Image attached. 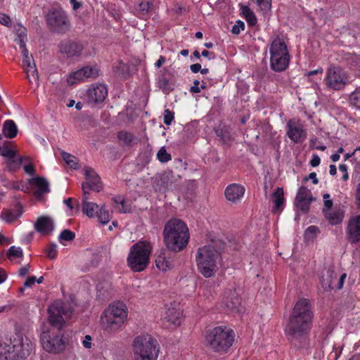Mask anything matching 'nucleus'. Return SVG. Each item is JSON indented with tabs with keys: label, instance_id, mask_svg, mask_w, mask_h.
Here are the masks:
<instances>
[{
	"label": "nucleus",
	"instance_id": "17",
	"mask_svg": "<svg viewBox=\"0 0 360 360\" xmlns=\"http://www.w3.org/2000/svg\"><path fill=\"white\" fill-rule=\"evenodd\" d=\"M222 302L228 311H240V299L235 289H229L224 292Z\"/></svg>",
	"mask_w": 360,
	"mask_h": 360
},
{
	"label": "nucleus",
	"instance_id": "31",
	"mask_svg": "<svg viewBox=\"0 0 360 360\" xmlns=\"http://www.w3.org/2000/svg\"><path fill=\"white\" fill-rule=\"evenodd\" d=\"M272 200L274 203V212L283 209L285 202L284 192L281 187H278L272 193Z\"/></svg>",
	"mask_w": 360,
	"mask_h": 360
},
{
	"label": "nucleus",
	"instance_id": "11",
	"mask_svg": "<svg viewBox=\"0 0 360 360\" xmlns=\"http://www.w3.org/2000/svg\"><path fill=\"white\" fill-rule=\"evenodd\" d=\"M86 181L82 183V188L83 195H89L88 190L99 192L103 188L101 178L96 172L91 167L84 169Z\"/></svg>",
	"mask_w": 360,
	"mask_h": 360
},
{
	"label": "nucleus",
	"instance_id": "33",
	"mask_svg": "<svg viewBox=\"0 0 360 360\" xmlns=\"http://www.w3.org/2000/svg\"><path fill=\"white\" fill-rule=\"evenodd\" d=\"M22 205L18 202L13 210H7L5 212L4 219L7 222H13L22 215Z\"/></svg>",
	"mask_w": 360,
	"mask_h": 360
},
{
	"label": "nucleus",
	"instance_id": "5",
	"mask_svg": "<svg viewBox=\"0 0 360 360\" xmlns=\"http://www.w3.org/2000/svg\"><path fill=\"white\" fill-rule=\"evenodd\" d=\"M32 347V342L20 335L13 339L0 337V360H24L30 354Z\"/></svg>",
	"mask_w": 360,
	"mask_h": 360
},
{
	"label": "nucleus",
	"instance_id": "49",
	"mask_svg": "<svg viewBox=\"0 0 360 360\" xmlns=\"http://www.w3.org/2000/svg\"><path fill=\"white\" fill-rule=\"evenodd\" d=\"M0 155L8 158L15 156V151L8 148L6 146L0 145Z\"/></svg>",
	"mask_w": 360,
	"mask_h": 360
},
{
	"label": "nucleus",
	"instance_id": "58",
	"mask_svg": "<svg viewBox=\"0 0 360 360\" xmlns=\"http://www.w3.org/2000/svg\"><path fill=\"white\" fill-rule=\"evenodd\" d=\"M199 84H200V81L199 80H197L195 79L194 82H193V85L191 86L190 88V92L192 93V94H198V93H200V90L199 89Z\"/></svg>",
	"mask_w": 360,
	"mask_h": 360
},
{
	"label": "nucleus",
	"instance_id": "9",
	"mask_svg": "<svg viewBox=\"0 0 360 360\" xmlns=\"http://www.w3.org/2000/svg\"><path fill=\"white\" fill-rule=\"evenodd\" d=\"M151 252L150 244L146 242H139L134 244L127 257V264L134 272L143 271L149 263Z\"/></svg>",
	"mask_w": 360,
	"mask_h": 360
},
{
	"label": "nucleus",
	"instance_id": "55",
	"mask_svg": "<svg viewBox=\"0 0 360 360\" xmlns=\"http://www.w3.org/2000/svg\"><path fill=\"white\" fill-rule=\"evenodd\" d=\"M320 162H321V159H320L319 156L316 154H314L311 157L310 162H309V165L313 167H316L319 165Z\"/></svg>",
	"mask_w": 360,
	"mask_h": 360
},
{
	"label": "nucleus",
	"instance_id": "7",
	"mask_svg": "<svg viewBox=\"0 0 360 360\" xmlns=\"http://www.w3.org/2000/svg\"><path fill=\"white\" fill-rule=\"evenodd\" d=\"M128 316V309L121 302H114L104 310L101 315V323L105 330L115 331L124 323Z\"/></svg>",
	"mask_w": 360,
	"mask_h": 360
},
{
	"label": "nucleus",
	"instance_id": "63",
	"mask_svg": "<svg viewBox=\"0 0 360 360\" xmlns=\"http://www.w3.org/2000/svg\"><path fill=\"white\" fill-rule=\"evenodd\" d=\"M347 275L346 274H343L342 275H341V276L338 279V285L335 286V288L338 290L341 289L342 287H343V284H344V282H345V279L346 278Z\"/></svg>",
	"mask_w": 360,
	"mask_h": 360
},
{
	"label": "nucleus",
	"instance_id": "6",
	"mask_svg": "<svg viewBox=\"0 0 360 360\" xmlns=\"http://www.w3.org/2000/svg\"><path fill=\"white\" fill-rule=\"evenodd\" d=\"M234 336L233 330L226 326H217L207 333L205 340L214 352L225 353L233 345Z\"/></svg>",
	"mask_w": 360,
	"mask_h": 360
},
{
	"label": "nucleus",
	"instance_id": "21",
	"mask_svg": "<svg viewBox=\"0 0 360 360\" xmlns=\"http://www.w3.org/2000/svg\"><path fill=\"white\" fill-rule=\"evenodd\" d=\"M347 233L351 243H356L360 241V215L350 219Z\"/></svg>",
	"mask_w": 360,
	"mask_h": 360
},
{
	"label": "nucleus",
	"instance_id": "34",
	"mask_svg": "<svg viewBox=\"0 0 360 360\" xmlns=\"http://www.w3.org/2000/svg\"><path fill=\"white\" fill-rule=\"evenodd\" d=\"M22 160H23L22 158H15V156H13L12 158H9L6 159V169L9 172H15L20 167L22 162Z\"/></svg>",
	"mask_w": 360,
	"mask_h": 360
},
{
	"label": "nucleus",
	"instance_id": "51",
	"mask_svg": "<svg viewBox=\"0 0 360 360\" xmlns=\"http://www.w3.org/2000/svg\"><path fill=\"white\" fill-rule=\"evenodd\" d=\"M158 85L160 89H161L163 91H167L172 89L169 80L165 77L160 78Z\"/></svg>",
	"mask_w": 360,
	"mask_h": 360
},
{
	"label": "nucleus",
	"instance_id": "8",
	"mask_svg": "<svg viewBox=\"0 0 360 360\" xmlns=\"http://www.w3.org/2000/svg\"><path fill=\"white\" fill-rule=\"evenodd\" d=\"M134 360H157L159 346L156 340L150 335H141L133 341Z\"/></svg>",
	"mask_w": 360,
	"mask_h": 360
},
{
	"label": "nucleus",
	"instance_id": "39",
	"mask_svg": "<svg viewBox=\"0 0 360 360\" xmlns=\"http://www.w3.org/2000/svg\"><path fill=\"white\" fill-rule=\"evenodd\" d=\"M61 155L63 160L68 166L73 169L77 168L78 162L76 157L64 151L62 152Z\"/></svg>",
	"mask_w": 360,
	"mask_h": 360
},
{
	"label": "nucleus",
	"instance_id": "12",
	"mask_svg": "<svg viewBox=\"0 0 360 360\" xmlns=\"http://www.w3.org/2000/svg\"><path fill=\"white\" fill-rule=\"evenodd\" d=\"M182 316L183 311L171 304L165 307L161 314V319L163 324L167 327L176 326L180 325Z\"/></svg>",
	"mask_w": 360,
	"mask_h": 360
},
{
	"label": "nucleus",
	"instance_id": "22",
	"mask_svg": "<svg viewBox=\"0 0 360 360\" xmlns=\"http://www.w3.org/2000/svg\"><path fill=\"white\" fill-rule=\"evenodd\" d=\"M270 56H282L290 57L287 45L283 37L277 36L274 38L269 46Z\"/></svg>",
	"mask_w": 360,
	"mask_h": 360
},
{
	"label": "nucleus",
	"instance_id": "16",
	"mask_svg": "<svg viewBox=\"0 0 360 360\" xmlns=\"http://www.w3.org/2000/svg\"><path fill=\"white\" fill-rule=\"evenodd\" d=\"M312 200L311 191L305 186H301L297 191L295 200L296 207L301 211L307 212Z\"/></svg>",
	"mask_w": 360,
	"mask_h": 360
},
{
	"label": "nucleus",
	"instance_id": "36",
	"mask_svg": "<svg viewBox=\"0 0 360 360\" xmlns=\"http://www.w3.org/2000/svg\"><path fill=\"white\" fill-rule=\"evenodd\" d=\"M129 67L127 64L123 63L122 60L118 61L113 66V71L119 76L127 77L129 75Z\"/></svg>",
	"mask_w": 360,
	"mask_h": 360
},
{
	"label": "nucleus",
	"instance_id": "60",
	"mask_svg": "<svg viewBox=\"0 0 360 360\" xmlns=\"http://www.w3.org/2000/svg\"><path fill=\"white\" fill-rule=\"evenodd\" d=\"M91 337L89 335H86L84 340L82 342L83 346L86 349H90L91 347Z\"/></svg>",
	"mask_w": 360,
	"mask_h": 360
},
{
	"label": "nucleus",
	"instance_id": "64",
	"mask_svg": "<svg viewBox=\"0 0 360 360\" xmlns=\"http://www.w3.org/2000/svg\"><path fill=\"white\" fill-rule=\"evenodd\" d=\"M166 61L165 57L160 56L158 60L155 63V67L160 68Z\"/></svg>",
	"mask_w": 360,
	"mask_h": 360
},
{
	"label": "nucleus",
	"instance_id": "24",
	"mask_svg": "<svg viewBox=\"0 0 360 360\" xmlns=\"http://www.w3.org/2000/svg\"><path fill=\"white\" fill-rule=\"evenodd\" d=\"M30 184H34L37 187V190L34 191V195L37 198L41 197L44 194L49 193V184L46 179L42 176H36L29 179Z\"/></svg>",
	"mask_w": 360,
	"mask_h": 360
},
{
	"label": "nucleus",
	"instance_id": "32",
	"mask_svg": "<svg viewBox=\"0 0 360 360\" xmlns=\"http://www.w3.org/2000/svg\"><path fill=\"white\" fill-rule=\"evenodd\" d=\"M117 139L122 146L126 147H132L136 143V139L134 135L127 131H120L117 133Z\"/></svg>",
	"mask_w": 360,
	"mask_h": 360
},
{
	"label": "nucleus",
	"instance_id": "56",
	"mask_svg": "<svg viewBox=\"0 0 360 360\" xmlns=\"http://www.w3.org/2000/svg\"><path fill=\"white\" fill-rule=\"evenodd\" d=\"M33 64L34 63L32 56L22 59V65L24 67H26V69H31L33 67Z\"/></svg>",
	"mask_w": 360,
	"mask_h": 360
},
{
	"label": "nucleus",
	"instance_id": "57",
	"mask_svg": "<svg viewBox=\"0 0 360 360\" xmlns=\"http://www.w3.org/2000/svg\"><path fill=\"white\" fill-rule=\"evenodd\" d=\"M25 172L29 175L33 176L35 174V168L32 164L25 165L23 167Z\"/></svg>",
	"mask_w": 360,
	"mask_h": 360
},
{
	"label": "nucleus",
	"instance_id": "47",
	"mask_svg": "<svg viewBox=\"0 0 360 360\" xmlns=\"http://www.w3.org/2000/svg\"><path fill=\"white\" fill-rule=\"evenodd\" d=\"M319 229L316 226H309L304 232V238L306 240H313L316 238V233Z\"/></svg>",
	"mask_w": 360,
	"mask_h": 360
},
{
	"label": "nucleus",
	"instance_id": "20",
	"mask_svg": "<svg viewBox=\"0 0 360 360\" xmlns=\"http://www.w3.org/2000/svg\"><path fill=\"white\" fill-rule=\"evenodd\" d=\"M245 187L240 184H231L225 190V196L227 200L233 203L239 202L245 193Z\"/></svg>",
	"mask_w": 360,
	"mask_h": 360
},
{
	"label": "nucleus",
	"instance_id": "54",
	"mask_svg": "<svg viewBox=\"0 0 360 360\" xmlns=\"http://www.w3.org/2000/svg\"><path fill=\"white\" fill-rule=\"evenodd\" d=\"M245 30V24H234L231 29V33L233 34H238L240 31Z\"/></svg>",
	"mask_w": 360,
	"mask_h": 360
},
{
	"label": "nucleus",
	"instance_id": "37",
	"mask_svg": "<svg viewBox=\"0 0 360 360\" xmlns=\"http://www.w3.org/2000/svg\"><path fill=\"white\" fill-rule=\"evenodd\" d=\"M240 14L248 22H255L257 20L254 12L247 6H240Z\"/></svg>",
	"mask_w": 360,
	"mask_h": 360
},
{
	"label": "nucleus",
	"instance_id": "46",
	"mask_svg": "<svg viewBox=\"0 0 360 360\" xmlns=\"http://www.w3.org/2000/svg\"><path fill=\"white\" fill-rule=\"evenodd\" d=\"M349 101L352 105L360 109V86L349 95Z\"/></svg>",
	"mask_w": 360,
	"mask_h": 360
},
{
	"label": "nucleus",
	"instance_id": "62",
	"mask_svg": "<svg viewBox=\"0 0 360 360\" xmlns=\"http://www.w3.org/2000/svg\"><path fill=\"white\" fill-rule=\"evenodd\" d=\"M120 205L119 211L120 212L127 213L131 212V207L129 205H127L125 202L120 203Z\"/></svg>",
	"mask_w": 360,
	"mask_h": 360
},
{
	"label": "nucleus",
	"instance_id": "42",
	"mask_svg": "<svg viewBox=\"0 0 360 360\" xmlns=\"http://www.w3.org/2000/svg\"><path fill=\"white\" fill-rule=\"evenodd\" d=\"M49 29L56 33L63 34L68 32L70 30L69 24H49Z\"/></svg>",
	"mask_w": 360,
	"mask_h": 360
},
{
	"label": "nucleus",
	"instance_id": "52",
	"mask_svg": "<svg viewBox=\"0 0 360 360\" xmlns=\"http://www.w3.org/2000/svg\"><path fill=\"white\" fill-rule=\"evenodd\" d=\"M174 118V113L170 111L169 109H166L164 111V123L169 126L171 124L172 120Z\"/></svg>",
	"mask_w": 360,
	"mask_h": 360
},
{
	"label": "nucleus",
	"instance_id": "14",
	"mask_svg": "<svg viewBox=\"0 0 360 360\" xmlns=\"http://www.w3.org/2000/svg\"><path fill=\"white\" fill-rule=\"evenodd\" d=\"M84 45L80 41L64 40L58 45L59 52L69 58H76L81 56Z\"/></svg>",
	"mask_w": 360,
	"mask_h": 360
},
{
	"label": "nucleus",
	"instance_id": "48",
	"mask_svg": "<svg viewBox=\"0 0 360 360\" xmlns=\"http://www.w3.org/2000/svg\"><path fill=\"white\" fill-rule=\"evenodd\" d=\"M157 158L161 162H167L172 158L171 155L167 152L164 147L159 150L157 154Z\"/></svg>",
	"mask_w": 360,
	"mask_h": 360
},
{
	"label": "nucleus",
	"instance_id": "18",
	"mask_svg": "<svg viewBox=\"0 0 360 360\" xmlns=\"http://www.w3.org/2000/svg\"><path fill=\"white\" fill-rule=\"evenodd\" d=\"M179 178H180V176L177 175L176 176L172 171L161 173L155 176L156 187L160 191L172 188L173 184Z\"/></svg>",
	"mask_w": 360,
	"mask_h": 360
},
{
	"label": "nucleus",
	"instance_id": "3",
	"mask_svg": "<svg viewBox=\"0 0 360 360\" xmlns=\"http://www.w3.org/2000/svg\"><path fill=\"white\" fill-rule=\"evenodd\" d=\"M221 240H212L210 243L198 249L195 259L199 271L206 278L213 276L218 270L217 262L224 250Z\"/></svg>",
	"mask_w": 360,
	"mask_h": 360
},
{
	"label": "nucleus",
	"instance_id": "29",
	"mask_svg": "<svg viewBox=\"0 0 360 360\" xmlns=\"http://www.w3.org/2000/svg\"><path fill=\"white\" fill-rule=\"evenodd\" d=\"M155 264L158 269L165 271L174 266L173 261L166 255V252H161L155 259Z\"/></svg>",
	"mask_w": 360,
	"mask_h": 360
},
{
	"label": "nucleus",
	"instance_id": "28",
	"mask_svg": "<svg viewBox=\"0 0 360 360\" xmlns=\"http://www.w3.org/2000/svg\"><path fill=\"white\" fill-rule=\"evenodd\" d=\"M88 195H83L82 196V212L89 217H94L96 215L98 210V206L96 203L88 202Z\"/></svg>",
	"mask_w": 360,
	"mask_h": 360
},
{
	"label": "nucleus",
	"instance_id": "59",
	"mask_svg": "<svg viewBox=\"0 0 360 360\" xmlns=\"http://www.w3.org/2000/svg\"><path fill=\"white\" fill-rule=\"evenodd\" d=\"M355 179L360 182V162H356L354 169Z\"/></svg>",
	"mask_w": 360,
	"mask_h": 360
},
{
	"label": "nucleus",
	"instance_id": "40",
	"mask_svg": "<svg viewBox=\"0 0 360 360\" xmlns=\"http://www.w3.org/2000/svg\"><path fill=\"white\" fill-rule=\"evenodd\" d=\"M82 69L77 70L75 72L69 75L67 82L69 84L72 85L78 82L84 81V76L82 75Z\"/></svg>",
	"mask_w": 360,
	"mask_h": 360
},
{
	"label": "nucleus",
	"instance_id": "10",
	"mask_svg": "<svg viewBox=\"0 0 360 360\" xmlns=\"http://www.w3.org/2000/svg\"><path fill=\"white\" fill-rule=\"evenodd\" d=\"M324 82L328 89L338 91L344 89L348 78L345 70L340 67L333 65L327 70Z\"/></svg>",
	"mask_w": 360,
	"mask_h": 360
},
{
	"label": "nucleus",
	"instance_id": "38",
	"mask_svg": "<svg viewBox=\"0 0 360 360\" xmlns=\"http://www.w3.org/2000/svg\"><path fill=\"white\" fill-rule=\"evenodd\" d=\"M81 69L84 80L89 78H96L99 74V70L96 67L85 66Z\"/></svg>",
	"mask_w": 360,
	"mask_h": 360
},
{
	"label": "nucleus",
	"instance_id": "43",
	"mask_svg": "<svg viewBox=\"0 0 360 360\" xmlns=\"http://www.w3.org/2000/svg\"><path fill=\"white\" fill-rule=\"evenodd\" d=\"M99 221L103 224H105L108 223L110 220V214L108 210L105 209V207H102L101 208L98 210L96 214Z\"/></svg>",
	"mask_w": 360,
	"mask_h": 360
},
{
	"label": "nucleus",
	"instance_id": "23",
	"mask_svg": "<svg viewBox=\"0 0 360 360\" xmlns=\"http://www.w3.org/2000/svg\"><path fill=\"white\" fill-rule=\"evenodd\" d=\"M34 229L37 232L42 234H49L54 229L53 221L47 216L40 217L34 224Z\"/></svg>",
	"mask_w": 360,
	"mask_h": 360
},
{
	"label": "nucleus",
	"instance_id": "1",
	"mask_svg": "<svg viewBox=\"0 0 360 360\" xmlns=\"http://www.w3.org/2000/svg\"><path fill=\"white\" fill-rule=\"evenodd\" d=\"M49 326H44L40 335L44 350L53 354L63 353L66 348L62 329L67 320L71 318L73 309L70 303L56 300L48 309Z\"/></svg>",
	"mask_w": 360,
	"mask_h": 360
},
{
	"label": "nucleus",
	"instance_id": "2",
	"mask_svg": "<svg viewBox=\"0 0 360 360\" xmlns=\"http://www.w3.org/2000/svg\"><path fill=\"white\" fill-rule=\"evenodd\" d=\"M312 318L313 312L309 301L304 298L299 300L285 329L286 337L294 347L302 349L309 346V332Z\"/></svg>",
	"mask_w": 360,
	"mask_h": 360
},
{
	"label": "nucleus",
	"instance_id": "4",
	"mask_svg": "<svg viewBox=\"0 0 360 360\" xmlns=\"http://www.w3.org/2000/svg\"><path fill=\"white\" fill-rule=\"evenodd\" d=\"M164 242L168 250L179 252L188 245L190 234L187 225L181 220L170 219L163 231Z\"/></svg>",
	"mask_w": 360,
	"mask_h": 360
},
{
	"label": "nucleus",
	"instance_id": "41",
	"mask_svg": "<svg viewBox=\"0 0 360 360\" xmlns=\"http://www.w3.org/2000/svg\"><path fill=\"white\" fill-rule=\"evenodd\" d=\"M152 4L149 1H143L140 3L137 8L138 15L139 17L143 20H146L147 18H144V16L150 10Z\"/></svg>",
	"mask_w": 360,
	"mask_h": 360
},
{
	"label": "nucleus",
	"instance_id": "61",
	"mask_svg": "<svg viewBox=\"0 0 360 360\" xmlns=\"http://www.w3.org/2000/svg\"><path fill=\"white\" fill-rule=\"evenodd\" d=\"M36 282V277L35 276H30L27 278V279L24 283V287L25 288H30L31 287L34 283Z\"/></svg>",
	"mask_w": 360,
	"mask_h": 360
},
{
	"label": "nucleus",
	"instance_id": "25",
	"mask_svg": "<svg viewBox=\"0 0 360 360\" xmlns=\"http://www.w3.org/2000/svg\"><path fill=\"white\" fill-rule=\"evenodd\" d=\"M47 22H66L67 14L60 6L51 7L46 15Z\"/></svg>",
	"mask_w": 360,
	"mask_h": 360
},
{
	"label": "nucleus",
	"instance_id": "19",
	"mask_svg": "<svg viewBox=\"0 0 360 360\" xmlns=\"http://www.w3.org/2000/svg\"><path fill=\"white\" fill-rule=\"evenodd\" d=\"M15 31V38L14 41L20 46L22 49L23 58H29V51L26 48L27 41V29L22 24H15L14 27Z\"/></svg>",
	"mask_w": 360,
	"mask_h": 360
},
{
	"label": "nucleus",
	"instance_id": "45",
	"mask_svg": "<svg viewBox=\"0 0 360 360\" xmlns=\"http://www.w3.org/2000/svg\"><path fill=\"white\" fill-rule=\"evenodd\" d=\"M75 238V233L73 231L69 229H65L60 233L58 236V241L61 244H64L63 241H71L74 240Z\"/></svg>",
	"mask_w": 360,
	"mask_h": 360
},
{
	"label": "nucleus",
	"instance_id": "26",
	"mask_svg": "<svg viewBox=\"0 0 360 360\" xmlns=\"http://www.w3.org/2000/svg\"><path fill=\"white\" fill-rule=\"evenodd\" d=\"M290 57L282 56H270L271 68L276 72L285 70L289 65Z\"/></svg>",
	"mask_w": 360,
	"mask_h": 360
},
{
	"label": "nucleus",
	"instance_id": "30",
	"mask_svg": "<svg viewBox=\"0 0 360 360\" xmlns=\"http://www.w3.org/2000/svg\"><path fill=\"white\" fill-rule=\"evenodd\" d=\"M2 132L8 139H13L18 134V127L12 120H6L2 127Z\"/></svg>",
	"mask_w": 360,
	"mask_h": 360
},
{
	"label": "nucleus",
	"instance_id": "15",
	"mask_svg": "<svg viewBox=\"0 0 360 360\" xmlns=\"http://www.w3.org/2000/svg\"><path fill=\"white\" fill-rule=\"evenodd\" d=\"M108 96L105 85L101 84H92L86 91V98L89 103L98 104L102 103Z\"/></svg>",
	"mask_w": 360,
	"mask_h": 360
},
{
	"label": "nucleus",
	"instance_id": "35",
	"mask_svg": "<svg viewBox=\"0 0 360 360\" xmlns=\"http://www.w3.org/2000/svg\"><path fill=\"white\" fill-rule=\"evenodd\" d=\"M258 7L259 12L267 15L271 12V0H252Z\"/></svg>",
	"mask_w": 360,
	"mask_h": 360
},
{
	"label": "nucleus",
	"instance_id": "44",
	"mask_svg": "<svg viewBox=\"0 0 360 360\" xmlns=\"http://www.w3.org/2000/svg\"><path fill=\"white\" fill-rule=\"evenodd\" d=\"M23 257L22 250L20 247L11 246L7 252V257L12 260L13 258H22Z\"/></svg>",
	"mask_w": 360,
	"mask_h": 360
},
{
	"label": "nucleus",
	"instance_id": "50",
	"mask_svg": "<svg viewBox=\"0 0 360 360\" xmlns=\"http://www.w3.org/2000/svg\"><path fill=\"white\" fill-rule=\"evenodd\" d=\"M58 254L57 245L55 243H51L46 249V255L51 259L56 258Z\"/></svg>",
	"mask_w": 360,
	"mask_h": 360
},
{
	"label": "nucleus",
	"instance_id": "53",
	"mask_svg": "<svg viewBox=\"0 0 360 360\" xmlns=\"http://www.w3.org/2000/svg\"><path fill=\"white\" fill-rule=\"evenodd\" d=\"M27 77L30 81V82H32V80L30 79V75L32 76L34 80L37 81L39 79L38 76V72L36 68L35 64H33V67L31 69H25Z\"/></svg>",
	"mask_w": 360,
	"mask_h": 360
},
{
	"label": "nucleus",
	"instance_id": "27",
	"mask_svg": "<svg viewBox=\"0 0 360 360\" xmlns=\"http://www.w3.org/2000/svg\"><path fill=\"white\" fill-rule=\"evenodd\" d=\"M323 212L331 225L340 224L343 220L345 214L344 211L340 208H335L333 210H325V209H323Z\"/></svg>",
	"mask_w": 360,
	"mask_h": 360
},
{
	"label": "nucleus",
	"instance_id": "13",
	"mask_svg": "<svg viewBox=\"0 0 360 360\" xmlns=\"http://www.w3.org/2000/svg\"><path fill=\"white\" fill-rule=\"evenodd\" d=\"M286 129L288 136L295 143H302L307 137V132L304 126L298 120L291 119L288 120Z\"/></svg>",
	"mask_w": 360,
	"mask_h": 360
}]
</instances>
